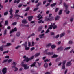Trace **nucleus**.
Returning a JSON list of instances; mask_svg holds the SVG:
<instances>
[{
	"mask_svg": "<svg viewBox=\"0 0 74 74\" xmlns=\"http://www.w3.org/2000/svg\"><path fill=\"white\" fill-rule=\"evenodd\" d=\"M22 23L24 24L27 23V21H26V19L23 20L22 21Z\"/></svg>",
	"mask_w": 74,
	"mask_h": 74,
	"instance_id": "ddd939ff",
	"label": "nucleus"
},
{
	"mask_svg": "<svg viewBox=\"0 0 74 74\" xmlns=\"http://www.w3.org/2000/svg\"><path fill=\"white\" fill-rule=\"evenodd\" d=\"M34 35H35V34H34V33H32L31 35V36H34Z\"/></svg>",
	"mask_w": 74,
	"mask_h": 74,
	"instance_id": "69168bd1",
	"label": "nucleus"
},
{
	"mask_svg": "<svg viewBox=\"0 0 74 74\" xmlns=\"http://www.w3.org/2000/svg\"><path fill=\"white\" fill-rule=\"evenodd\" d=\"M50 61V60H48V59H45L44 60V62H49Z\"/></svg>",
	"mask_w": 74,
	"mask_h": 74,
	"instance_id": "2f4dec72",
	"label": "nucleus"
},
{
	"mask_svg": "<svg viewBox=\"0 0 74 74\" xmlns=\"http://www.w3.org/2000/svg\"><path fill=\"white\" fill-rule=\"evenodd\" d=\"M41 3H39L37 4L36 6L37 7H38V6H39V5H41Z\"/></svg>",
	"mask_w": 74,
	"mask_h": 74,
	"instance_id": "de8ad7c7",
	"label": "nucleus"
},
{
	"mask_svg": "<svg viewBox=\"0 0 74 74\" xmlns=\"http://www.w3.org/2000/svg\"><path fill=\"white\" fill-rule=\"evenodd\" d=\"M56 5V3H54L53 4L51 5V7H54L55 5Z\"/></svg>",
	"mask_w": 74,
	"mask_h": 74,
	"instance_id": "412c9836",
	"label": "nucleus"
},
{
	"mask_svg": "<svg viewBox=\"0 0 74 74\" xmlns=\"http://www.w3.org/2000/svg\"><path fill=\"white\" fill-rule=\"evenodd\" d=\"M51 35H54L55 34L53 32H51Z\"/></svg>",
	"mask_w": 74,
	"mask_h": 74,
	"instance_id": "e2e57ef3",
	"label": "nucleus"
},
{
	"mask_svg": "<svg viewBox=\"0 0 74 74\" xmlns=\"http://www.w3.org/2000/svg\"><path fill=\"white\" fill-rule=\"evenodd\" d=\"M21 47V46H18L15 47V49H18V48H19Z\"/></svg>",
	"mask_w": 74,
	"mask_h": 74,
	"instance_id": "79ce46f5",
	"label": "nucleus"
},
{
	"mask_svg": "<svg viewBox=\"0 0 74 74\" xmlns=\"http://www.w3.org/2000/svg\"><path fill=\"white\" fill-rule=\"evenodd\" d=\"M60 18V16H57L56 17L55 20L56 21V20H58L59 19V18Z\"/></svg>",
	"mask_w": 74,
	"mask_h": 74,
	"instance_id": "a211bd4d",
	"label": "nucleus"
},
{
	"mask_svg": "<svg viewBox=\"0 0 74 74\" xmlns=\"http://www.w3.org/2000/svg\"><path fill=\"white\" fill-rule=\"evenodd\" d=\"M4 15H8V12H5L4 14Z\"/></svg>",
	"mask_w": 74,
	"mask_h": 74,
	"instance_id": "c03bdc74",
	"label": "nucleus"
},
{
	"mask_svg": "<svg viewBox=\"0 0 74 74\" xmlns=\"http://www.w3.org/2000/svg\"><path fill=\"white\" fill-rule=\"evenodd\" d=\"M56 47V46L54 45L51 46V48L52 49L55 48Z\"/></svg>",
	"mask_w": 74,
	"mask_h": 74,
	"instance_id": "b1692460",
	"label": "nucleus"
},
{
	"mask_svg": "<svg viewBox=\"0 0 74 74\" xmlns=\"http://www.w3.org/2000/svg\"><path fill=\"white\" fill-rule=\"evenodd\" d=\"M64 49L63 47H60L58 48L57 49V50H59V49H60L61 51H62V50H63Z\"/></svg>",
	"mask_w": 74,
	"mask_h": 74,
	"instance_id": "f3484780",
	"label": "nucleus"
},
{
	"mask_svg": "<svg viewBox=\"0 0 74 74\" xmlns=\"http://www.w3.org/2000/svg\"><path fill=\"white\" fill-rule=\"evenodd\" d=\"M7 69L6 68H4L2 70L3 74H5L7 73Z\"/></svg>",
	"mask_w": 74,
	"mask_h": 74,
	"instance_id": "423d86ee",
	"label": "nucleus"
},
{
	"mask_svg": "<svg viewBox=\"0 0 74 74\" xmlns=\"http://www.w3.org/2000/svg\"><path fill=\"white\" fill-rule=\"evenodd\" d=\"M47 54L49 55H53V53L49 52L47 53Z\"/></svg>",
	"mask_w": 74,
	"mask_h": 74,
	"instance_id": "bb28decb",
	"label": "nucleus"
},
{
	"mask_svg": "<svg viewBox=\"0 0 74 74\" xmlns=\"http://www.w3.org/2000/svg\"><path fill=\"white\" fill-rule=\"evenodd\" d=\"M8 52V51H4L3 53V54H5V53H7Z\"/></svg>",
	"mask_w": 74,
	"mask_h": 74,
	"instance_id": "e433bc0d",
	"label": "nucleus"
},
{
	"mask_svg": "<svg viewBox=\"0 0 74 74\" xmlns=\"http://www.w3.org/2000/svg\"><path fill=\"white\" fill-rule=\"evenodd\" d=\"M4 35H6L7 34V30L5 29L4 33Z\"/></svg>",
	"mask_w": 74,
	"mask_h": 74,
	"instance_id": "58836bf2",
	"label": "nucleus"
},
{
	"mask_svg": "<svg viewBox=\"0 0 74 74\" xmlns=\"http://www.w3.org/2000/svg\"><path fill=\"white\" fill-rule=\"evenodd\" d=\"M25 50H29L30 49V47H25Z\"/></svg>",
	"mask_w": 74,
	"mask_h": 74,
	"instance_id": "473e14b6",
	"label": "nucleus"
},
{
	"mask_svg": "<svg viewBox=\"0 0 74 74\" xmlns=\"http://www.w3.org/2000/svg\"><path fill=\"white\" fill-rule=\"evenodd\" d=\"M44 36V34H42L41 35H40V38H43V36Z\"/></svg>",
	"mask_w": 74,
	"mask_h": 74,
	"instance_id": "cd10ccee",
	"label": "nucleus"
},
{
	"mask_svg": "<svg viewBox=\"0 0 74 74\" xmlns=\"http://www.w3.org/2000/svg\"><path fill=\"white\" fill-rule=\"evenodd\" d=\"M34 42H32V45H31V46H34Z\"/></svg>",
	"mask_w": 74,
	"mask_h": 74,
	"instance_id": "5fc2aeb1",
	"label": "nucleus"
},
{
	"mask_svg": "<svg viewBox=\"0 0 74 74\" xmlns=\"http://www.w3.org/2000/svg\"><path fill=\"white\" fill-rule=\"evenodd\" d=\"M38 2V0H37L35 1V3H37Z\"/></svg>",
	"mask_w": 74,
	"mask_h": 74,
	"instance_id": "774afa93",
	"label": "nucleus"
},
{
	"mask_svg": "<svg viewBox=\"0 0 74 74\" xmlns=\"http://www.w3.org/2000/svg\"><path fill=\"white\" fill-rule=\"evenodd\" d=\"M33 18V16L28 17V19L29 21H31Z\"/></svg>",
	"mask_w": 74,
	"mask_h": 74,
	"instance_id": "f8f14e48",
	"label": "nucleus"
},
{
	"mask_svg": "<svg viewBox=\"0 0 74 74\" xmlns=\"http://www.w3.org/2000/svg\"><path fill=\"white\" fill-rule=\"evenodd\" d=\"M4 49L3 48V46H1L0 47V50L1 51H3Z\"/></svg>",
	"mask_w": 74,
	"mask_h": 74,
	"instance_id": "5701e85b",
	"label": "nucleus"
},
{
	"mask_svg": "<svg viewBox=\"0 0 74 74\" xmlns=\"http://www.w3.org/2000/svg\"><path fill=\"white\" fill-rule=\"evenodd\" d=\"M68 43L69 44H73V42L71 41H69Z\"/></svg>",
	"mask_w": 74,
	"mask_h": 74,
	"instance_id": "c9c22d12",
	"label": "nucleus"
},
{
	"mask_svg": "<svg viewBox=\"0 0 74 74\" xmlns=\"http://www.w3.org/2000/svg\"><path fill=\"white\" fill-rule=\"evenodd\" d=\"M59 37V35H57L56 37V38H58Z\"/></svg>",
	"mask_w": 74,
	"mask_h": 74,
	"instance_id": "4d7b16f0",
	"label": "nucleus"
},
{
	"mask_svg": "<svg viewBox=\"0 0 74 74\" xmlns=\"http://www.w3.org/2000/svg\"><path fill=\"white\" fill-rule=\"evenodd\" d=\"M70 48H71V47H66L64 49V51H66V50H68V49H69Z\"/></svg>",
	"mask_w": 74,
	"mask_h": 74,
	"instance_id": "393cba45",
	"label": "nucleus"
},
{
	"mask_svg": "<svg viewBox=\"0 0 74 74\" xmlns=\"http://www.w3.org/2000/svg\"><path fill=\"white\" fill-rule=\"evenodd\" d=\"M45 74H50V72H46L45 73Z\"/></svg>",
	"mask_w": 74,
	"mask_h": 74,
	"instance_id": "338daca9",
	"label": "nucleus"
},
{
	"mask_svg": "<svg viewBox=\"0 0 74 74\" xmlns=\"http://www.w3.org/2000/svg\"><path fill=\"white\" fill-rule=\"evenodd\" d=\"M13 60L12 59H10L8 60L7 62L8 63H10V62H11Z\"/></svg>",
	"mask_w": 74,
	"mask_h": 74,
	"instance_id": "6ab92c4d",
	"label": "nucleus"
},
{
	"mask_svg": "<svg viewBox=\"0 0 74 74\" xmlns=\"http://www.w3.org/2000/svg\"><path fill=\"white\" fill-rule=\"evenodd\" d=\"M58 56L56 55H53V56L52 57V58H56L57 57H58Z\"/></svg>",
	"mask_w": 74,
	"mask_h": 74,
	"instance_id": "a878e982",
	"label": "nucleus"
},
{
	"mask_svg": "<svg viewBox=\"0 0 74 74\" xmlns=\"http://www.w3.org/2000/svg\"><path fill=\"white\" fill-rule=\"evenodd\" d=\"M62 0H61L60 1H59V4H60L62 3Z\"/></svg>",
	"mask_w": 74,
	"mask_h": 74,
	"instance_id": "bf43d9fd",
	"label": "nucleus"
},
{
	"mask_svg": "<svg viewBox=\"0 0 74 74\" xmlns=\"http://www.w3.org/2000/svg\"><path fill=\"white\" fill-rule=\"evenodd\" d=\"M33 58H34V56H32L30 58V60H31L32 59H33Z\"/></svg>",
	"mask_w": 74,
	"mask_h": 74,
	"instance_id": "a18cd8bd",
	"label": "nucleus"
},
{
	"mask_svg": "<svg viewBox=\"0 0 74 74\" xmlns=\"http://www.w3.org/2000/svg\"><path fill=\"white\" fill-rule=\"evenodd\" d=\"M5 25H8V21H5Z\"/></svg>",
	"mask_w": 74,
	"mask_h": 74,
	"instance_id": "864d4df0",
	"label": "nucleus"
},
{
	"mask_svg": "<svg viewBox=\"0 0 74 74\" xmlns=\"http://www.w3.org/2000/svg\"><path fill=\"white\" fill-rule=\"evenodd\" d=\"M13 10H12V9H11L9 11V12L10 13V14L11 16H10V19H11L13 16H14L13 15V14H12V12Z\"/></svg>",
	"mask_w": 74,
	"mask_h": 74,
	"instance_id": "20e7f679",
	"label": "nucleus"
},
{
	"mask_svg": "<svg viewBox=\"0 0 74 74\" xmlns=\"http://www.w3.org/2000/svg\"><path fill=\"white\" fill-rule=\"evenodd\" d=\"M71 65V62H68L66 64V66H70Z\"/></svg>",
	"mask_w": 74,
	"mask_h": 74,
	"instance_id": "4468645a",
	"label": "nucleus"
},
{
	"mask_svg": "<svg viewBox=\"0 0 74 74\" xmlns=\"http://www.w3.org/2000/svg\"><path fill=\"white\" fill-rule=\"evenodd\" d=\"M66 61L64 60L62 62V68L64 70L65 69V64H66Z\"/></svg>",
	"mask_w": 74,
	"mask_h": 74,
	"instance_id": "39448f33",
	"label": "nucleus"
},
{
	"mask_svg": "<svg viewBox=\"0 0 74 74\" xmlns=\"http://www.w3.org/2000/svg\"><path fill=\"white\" fill-rule=\"evenodd\" d=\"M5 58H6V59H9V56H5Z\"/></svg>",
	"mask_w": 74,
	"mask_h": 74,
	"instance_id": "3c124183",
	"label": "nucleus"
},
{
	"mask_svg": "<svg viewBox=\"0 0 74 74\" xmlns=\"http://www.w3.org/2000/svg\"><path fill=\"white\" fill-rule=\"evenodd\" d=\"M62 10H60L59 12V15H61L62 14Z\"/></svg>",
	"mask_w": 74,
	"mask_h": 74,
	"instance_id": "72a5a7b5",
	"label": "nucleus"
},
{
	"mask_svg": "<svg viewBox=\"0 0 74 74\" xmlns=\"http://www.w3.org/2000/svg\"><path fill=\"white\" fill-rule=\"evenodd\" d=\"M39 23H44V21H42V20H40L38 21Z\"/></svg>",
	"mask_w": 74,
	"mask_h": 74,
	"instance_id": "4c0bfd02",
	"label": "nucleus"
},
{
	"mask_svg": "<svg viewBox=\"0 0 74 74\" xmlns=\"http://www.w3.org/2000/svg\"><path fill=\"white\" fill-rule=\"evenodd\" d=\"M16 36L17 37H19V36H20V33H17L16 34Z\"/></svg>",
	"mask_w": 74,
	"mask_h": 74,
	"instance_id": "f704fd0d",
	"label": "nucleus"
},
{
	"mask_svg": "<svg viewBox=\"0 0 74 74\" xmlns=\"http://www.w3.org/2000/svg\"><path fill=\"white\" fill-rule=\"evenodd\" d=\"M24 60L25 62H29L30 60V58H28L27 57L24 59Z\"/></svg>",
	"mask_w": 74,
	"mask_h": 74,
	"instance_id": "1a4fd4ad",
	"label": "nucleus"
},
{
	"mask_svg": "<svg viewBox=\"0 0 74 74\" xmlns=\"http://www.w3.org/2000/svg\"><path fill=\"white\" fill-rule=\"evenodd\" d=\"M10 45H11V44L10 43H7L6 45V47H8V46H10Z\"/></svg>",
	"mask_w": 74,
	"mask_h": 74,
	"instance_id": "c85d7f7f",
	"label": "nucleus"
},
{
	"mask_svg": "<svg viewBox=\"0 0 74 74\" xmlns=\"http://www.w3.org/2000/svg\"><path fill=\"white\" fill-rule=\"evenodd\" d=\"M50 4V3H47L46 5H45V7H48V5H49Z\"/></svg>",
	"mask_w": 74,
	"mask_h": 74,
	"instance_id": "603ef678",
	"label": "nucleus"
},
{
	"mask_svg": "<svg viewBox=\"0 0 74 74\" xmlns=\"http://www.w3.org/2000/svg\"><path fill=\"white\" fill-rule=\"evenodd\" d=\"M16 31H17V29L16 28H15L14 29H12L10 31V34L14 32H16Z\"/></svg>",
	"mask_w": 74,
	"mask_h": 74,
	"instance_id": "0eeeda50",
	"label": "nucleus"
},
{
	"mask_svg": "<svg viewBox=\"0 0 74 74\" xmlns=\"http://www.w3.org/2000/svg\"><path fill=\"white\" fill-rule=\"evenodd\" d=\"M13 63L14 66H16V65L17 64V62H16L14 61L13 62Z\"/></svg>",
	"mask_w": 74,
	"mask_h": 74,
	"instance_id": "c756f323",
	"label": "nucleus"
},
{
	"mask_svg": "<svg viewBox=\"0 0 74 74\" xmlns=\"http://www.w3.org/2000/svg\"><path fill=\"white\" fill-rule=\"evenodd\" d=\"M14 16H16V17H18L19 16H20V17H21L22 18H23V16H20L19 15L17 14L14 15Z\"/></svg>",
	"mask_w": 74,
	"mask_h": 74,
	"instance_id": "dca6fc26",
	"label": "nucleus"
},
{
	"mask_svg": "<svg viewBox=\"0 0 74 74\" xmlns=\"http://www.w3.org/2000/svg\"><path fill=\"white\" fill-rule=\"evenodd\" d=\"M58 10L59 8H56L55 10V12H57V11H58Z\"/></svg>",
	"mask_w": 74,
	"mask_h": 74,
	"instance_id": "680f3d73",
	"label": "nucleus"
},
{
	"mask_svg": "<svg viewBox=\"0 0 74 74\" xmlns=\"http://www.w3.org/2000/svg\"><path fill=\"white\" fill-rule=\"evenodd\" d=\"M29 10V8L28 7L26 8V10H25V11H28Z\"/></svg>",
	"mask_w": 74,
	"mask_h": 74,
	"instance_id": "052dcab7",
	"label": "nucleus"
},
{
	"mask_svg": "<svg viewBox=\"0 0 74 74\" xmlns=\"http://www.w3.org/2000/svg\"><path fill=\"white\" fill-rule=\"evenodd\" d=\"M44 67L45 69H47L48 67V64L47 63H45L44 64Z\"/></svg>",
	"mask_w": 74,
	"mask_h": 74,
	"instance_id": "9b49d317",
	"label": "nucleus"
},
{
	"mask_svg": "<svg viewBox=\"0 0 74 74\" xmlns=\"http://www.w3.org/2000/svg\"><path fill=\"white\" fill-rule=\"evenodd\" d=\"M51 43L48 44L46 45V47H49V46H51Z\"/></svg>",
	"mask_w": 74,
	"mask_h": 74,
	"instance_id": "ea45409f",
	"label": "nucleus"
},
{
	"mask_svg": "<svg viewBox=\"0 0 74 74\" xmlns=\"http://www.w3.org/2000/svg\"><path fill=\"white\" fill-rule=\"evenodd\" d=\"M23 63H24V62H22L21 64V65L22 67H23L24 69H23V68L22 67H21L19 69V71H22V70L24 69H28L29 68V66H27V64H23Z\"/></svg>",
	"mask_w": 74,
	"mask_h": 74,
	"instance_id": "f257e3e1",
	"label": "nucleus"
},
{
	"mask_svg": "<svg viewBox=\"0 0 74 74\" xmlns=\"http://www.w3.org/2000/svg\"><path fill=\"white\" fill-rule=\"evenodd\" d=\"M30 46H31V42L29 41L28 42V46L30 47Z\"/></svg>",
	"mask_w": 74,
	"mask_h": 74,
	"instance_id": "37998d69",
	"label": "nucleus"
},
{
	"mask_svg": "<svg viewBox=\"0 0 74 74\" xmlns=\"http://www.w3.org/2000/svg\"><path fill=\"white\" fill-rule=\"evenodd\" d=\"M48 51V49H46L45 51H44L43 53H46V54H47V51Z\"/></svg>",
	"mask_w": 74,
	"mask_h": 74,
	"instance_id": "7c9ffc66",
	"label": "nucleus"
},
{
	"mask_svg": "<svg viewBox=\"0 0 74 74\" xmlns=\"http://www.w3.org/2000/svg\"><path fill=\"white\" fill-rule=\"evenodd\" d=\"M19 10H16L15 12V14H18V13L19 12Z\"/></svg>",
	"mask_w": 74,
	"mask_h": 74,
	"instance_id": "49530a36",
	"label": "nucleus"
},
{
	"mask_svg": "<svg viewBox=\"0 0 74 74\" xmlns=\"http://www.w3.org/2000/svg\"><path fill=\"white\" fill-rule=\"evenodd\" d=\"M13 25H16V22H14L12 23Z\"/></svg>",
	"mask_w": 74,
	"mask_h": 74,
	"instance_id": "6e6d98bb",
	"label": "nucleus"
},
{
	"mask_svg": "<svg viewBox=\"0 0 74 74\" xmlns=\"http://www.w3.org/2000/svg\"><path fill=\"white\" fill-rule=\"evenodd\" d=\"M52 14H50L49 15V17L48 18H46L45 19V21H52V18L50 17L51 16H52Z\"/></svg>",
	"mask_w": 74,
	"mask_h": 74,
	"instance_id": "7ed1b4c3",
	"label": "nucleus"
},
{
	"mask_svg": "<svg viewBox=\"0 0 74 74\" xmlns=\"http://www.w3.org/2000/svg\"><path fill=\"white\" fill-rule=\"evenodd\" d=\"M8 60L7 59L5 60H4L3 61V63H5V62H7Z\"/></svg>",
	"mask_w": 74,
	"mask_h": 74,
	"instance_id": "09e8293b",
	"label": "nucleus"
},
{
	"mask_svg": "<svg viewBox=\"0 0 74 74\" xmlns=\"http://www.w3.org/2000/svg\"><path fill=\"white\" fill-rule=\"evenodd\" d=\"M49 32V29H47L46 32V33H48V32Z\"/></svg>",
	"mask_w": 74,
	"mask_h": 74,
	"instance_id": "13d9d810",
	"label": "nucleus"
},
{
	"mask_svg": "<svg viewBox=\"0 0 74 74\" xmlns=\"http://www.w3.org/2000/svg\"><path fill=\"white\" fill-rule=\"evenodd\" d=\"M11 67L12 68H14V69H15L14 70V71H17V70H18V68L16 66H12Z\"/></svg>",
	"mask_w": 74,
	"mask_h": 74,
	"instance_id": "6e6552de",
	"label": "nucleus"
},
{
	"mask_svg": "<svg viewBox=\"0 0 74 74\" xmlns=\"http://www.w3.org/2000/svg\"><path fill=\"white\" fill-rule=\"evenodd\" d=\"M40 54V53H38L35 55V57H37V56H39Z\"/></svg>",
	"mask_w": 74,
	"mask_h": 74,
	"instance_id": "4be33fe9",
	"label": "nucleus"
},
{
	"mask_svg": "<svg viewBox=\"0 0 74 74\" xmlns=\"http://www.w3.org/2000/svg\"><path fill=\"white\" fill-rule=\"evenodd\" d=\"M37 62H34L32 64L30 65L31 67H34L36 66V64Z\"/></svg>",
	"mask_w": 74,
	"mask_h": 74,
	"instance_id": "9d476101",
	"label": "nucleus"
},
{
	"mask_svg": "<svg viewBox=\"0 0 74 74\" xmlns=\"http://www.w3.org/2000/svg\"><path fill=\"white\" fill-rule=\"evenodd\" d=\"M64 34H65L64 33H62L60 35V37H63V36H64Z\"/></svg>",
	"mask_w": 74,
	"mask_h": 74,
	"instance_id": "aec40b11",
	"label": "nucleus"
},
{
	"mask_svg": "<svg viewBox=\"0 0 74 74\" xmlns=\"http://www.w3.org/2000/svg\"><path fill=\"white\" fill-rule=\"evenodd\" d=\"M34 48L32 47L31 49V51H33V50H34Z\"/></svg>",
	"mask_w": 74,
	"mask_h": 74,
	"instance_id": "0e129e2a",
	"label": "nucleus"
},
{
	"mask_svg": "<svg viewBox=\"0 0 74 74\" xmlns=\"http://www.w3.org/2000/svg\"><path fill=\"white\" fill-rule=\"evenodd\" d=\"M64 5L65 7L66 8H67V7H68V6H67L66 4L65 3H64Z\"/></svg>",
	"mask_w": 74,
	"mask_h": 74,
	"instance_id": "a19ab883",
	"label": "nucleus"
},
{
	"mask_svg": "<svg viewBox=\"0 0 74 74\" xmlns=\"http://www.w3.org/2000/svg\"><path fill=\"white\" fill-rule=\"evenodd\" d=\"M38 9V8H35L34 10H33L34 11H36V10H37Z\"/></svg>",
	"mask_w": 74,
	"mask_h": 74,
	"instance_id": "8fccbe9b",
	"label": "nucleus"
},
{
	"mask_svg": "<svg viewBox=\"0 0 74 74\" xmlns=\"http://www.w3.org/2000/svg\"><path fill=\"white\" fill-rule=\"evenodd\" d=\"M52 27L53 29H55L57 28V26L56 25H55V23H54L52 25V23H51V25L49 27L48 29H50V30H51V29H52Z\"/></svg>",
	"mask_w": 74,
	"mask_h": 74,
	"instance_id": "f03ea898",
	"label": "nucleus"
},
{
	"mask_svg": "<svg viewBox=\"0 0 74 74\" xmlns=\"http://www.w3.org/2000/svg\"><path fill=\"white\" fill-rule=\"evenodd\" d=\"M22 45L24 46L25 47H27V42H25L24 44H22Z\"/></svg>",
	"mask_w": 74,
	"mask_h": 74,
	"instance_id": "2eb2a0df",
	"label": "nucleus"
}]
</instances>
